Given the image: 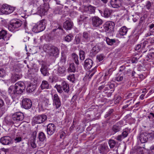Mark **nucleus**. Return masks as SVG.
<instances>
[{
  "label": "nucleus",
  "instance_id": "obj_46",
  "mask_svg": "<svg viewBox=\"0 0 154 154\" xmlns=\"http://www.w3.org/2000/svg\"><path fill=\"white\" fill-rule=\"evenodd\" d=\"M85 52L83 51H81L80 52L79 56L80 59L81 60H83L85 58L84 55Z\"/></svg>",
  "mask_w": 154,
  "mask_h": 154
},
{
  "label": "nucleus",
  "instance_id": "obj_19",
  "mask_svg": "<svg viewBox=\"0 0 154 154\" xmlns=\"http://www.w3.org/2000/svg\"><path fill=\"white\" fill-rule=\"evenodd\" d=\"M36 136V133L34 132L33 133L30 138V143L32 147L35 148L36 147V144L35 143V138Z\"/></svg>",
  "mask_w": 154,
  "mask_h": 154
},
{
  "label": "nucleus",
  "instance_id": "obj_11",
  "mask_svg": "<svg viewBox=\"0 0 154 154\" xmlns=\"http://www.w3.org/2000/svg\"><path fill=\"white\" fill-rule=\"evenodd\" d=\"M59 53L58 48L54 46H51L50 49L48 52V54L50 56H56Z\"/></svg>",
  "mask_w": 154,
  "mask_h": 154
},
{
  "label": "nucleus",
  "instance_id": "obj_56",
  "mask_svg": "<svg viewBox=\"0 0 154 154\" xmlns=\"http://www.w3.org/2000/svg\"><path fill=\"white\" fill-rule=\"evenodd\" d=\"M149 41L151 43H154V37L150 38L149 39Z\"/></svg>",
  "mask_w": 154,
  "mask_h": 154
},
{
  "label": "nucleus",
  "instance_id": "obj_36",
  "mask_svg": "<svg viewBox=\"0 0 154 154\" xmlns=\"http://www.w3.org/2000/svg\"><path fill=\"white\" fill-rule=\"evenodd\" d=\"M72 57L73 58L75 63L77 65L79 64L78 56L77 55L75 54H72Z\"/></svg>",
  "mask_w": 154,
  "mask_h": 154
},
{
  "label": "nucleus",
  "instance_id": "obj_13",
  "mask_svg": "<svg viewBox=\"0 0 154 154\" xmlns=\"http://www.w3.org/2000/svg\"><path fill=\"white\" fill-rule=\"evenodd\" d=\"M56 130V127L55 125L52 123L48 124L47 126V134L50 135H52Z\"/></svg>",
  "mask_w": 154,
  "mask_h": 154
},
{
  "label": "nucleus",
  "instance_id": "obj_1",
  "mask_svg": "<svg viewBox=\"0 0 154 154\" xmlns=\"http://www.w3.org/2000/svg\"><path fill=\"white\" fill-rule=\"evenodd\" d=\"M26 88L24 82H19L16 83L14 85L10 86L8 89L9 95L14 100L19 95L22 94Z\"/></svg>",
  "mask_w": 154,
  "mask_h": 154
},
{
  "label": "nucleus",
  "instance_id": "obj_53",
  "mask_svg": "<svg viewBox=\"0 0 154 154\" xmlns=\"http://www.w3.org/2000/svg\"><path fill=\"white\" fill-rule=\"evenodd\" d=\"M124 138V137H123V136L121 134V135H119L117 137L116 140L119 141H122V140Z\"/></svg>",
  "mask_w": 154,
  "mask_h": 154
},
{
  "label": "nucleus",
  "instance_id": "obj_52",
  "mask_svg": "<svg viewBox=\"0 0 154 154\" xmlns=\"http://www.w3.org/2000/svg\"><path fill=\"white\" fill-rule=\"evenodd\" d=\"M14 140L16 142H19L21 141L22 138L20 136H17L15 137Z\"/></svg>",
  "mask_w": 154,
  "mask_h": 154
},
{
  "label": "nucleus",
  "instance_id": "obj_61",
  "mask_svg": "<svg viewBox=\"0 0 154 154\" xmlns=\"http://www.w3.org/2000/svg\"><path fill=\"white\" fill-rule=\"evenodd\" d=\"M147 57H148V58H149V60L147 59V60H152L153 59L152 56L151 54H148L147 55Z\"/></svg>",
  "mask_w": 154,
  "mask_h": 154
},
{
  "label": "nucleus",
  "instance_id": "obj_22",
  "mask_svg": "<svg viewBox=\"0 0 154 154\" xmlns=\"http://www.w3.org/2000/svg\"><path fill=\"white\" fill-rule=\"evenodd\" d=\"M84 10L88 13L92 14L95 12V8L90 5L88 6H85Z\"/></svg>",
  "mask_w": 154,
  "mask_h": 154
},
{
  "label": "nucleus",
  "instance_id": "obj_21",
  "mask_svg": "<svg viewBox=\"0 0 154 154\" xmlns=\"http://www.w3.org/2000/svg\"><path fill=\"white\" fill-rule=\"evenodd\" d=\"M73 23L69 20H67L63 24V27L67 30L71 29L72 27Z\"/></svg>",
  "mask_w": 154,
  "mask_h": 154
},
{
  "label": "nucleus",
  "instance_id": "obj_20",
  "mask_svg": "<svg viewBox=\"0 0 154 154\" xmlns=\"http://www.w3.org/2000/svg\"><path fill=\"white\" fill-rule=\"evenodd\" d=\"M110 4L113 8H117L121 5V1L119 0H112Z\"/></svg>",
  "mask_w": 154,
  "mask_h": 154
},
{
  "label": "nucleus",
  "instance_id": "obj_40",
  "mask_svg": "<svg viewBox=\"0 0 154 154\" xmlns=\"http://www.w3.org/2000/svg\"><path fill=\"white\" fill-rule=\"evenodd\" d=\"M69 71L70 72H74L75 71V68L73 63L70 64L69 67Z\"/></svg>",
  "mask_w": 154,
  "mask_h": 154
},
{
  "label": "nucleus",
  "instance_id": "obj_37",
  "mask_svg": "<svg viewBox=\"0 0 154 154\" xmlns=\"http://www.w3.org/2000/svg\"><path fill=\"white\" fill-rule=\"evenodd\" d=\"M129 133V130L128 129L126 128L123 131L122 135L123 136V137L125 138L127 136Z\"/></svg>",
  "mask_w": 154,
  "mask_h": 154
},
{
  "label": "nucleus",
  "instance_id": "obj_59",
  "mask_svg": "<svg viewBox=\"0 0 154 154\" xmlns=\"http://www.w3.org/2000/svg\"><path fill=\"white\" fill-rule=\"evenodd\" d=\"M56 2V4L57 5H61V2L62 0H54Z\"/></svg>",
  "mask_w": 154,
  "mask_h": 154
},
{
  "label": "nucleus",
  "instance_id": "obj_42",
  "mask_svg": "<svg viewBox=\"0 0 154 154\" xmlns=\"http://www.w3.org/2000/svg\"><path fill=\"white\" fill-rule=\"evenodd\" d=\"M139 150L141 154H149L148 151L145 148L143 147L140 148Z\"/></svg>",
  "mask_w": 154,
  "mask_h": 154
},
{
  "label": "nucleus",
  "instance_id": "obj_45",
  "mask_svg": "<svg viewBox=\"0 0 154 154\" xmlns=\"http://www.w3.org/2000/svg\"><path fill=\"white\" fill-rule=\"evenodd\" d=\"M68 79L72 82H73L75 79L74 75V74L69 75L67 77Z\"/></svg>",
  "mask_w": 154,
  "mask_h": 154
},
{
  "label": "nucleus",
  "instance_id": "obj_62",
  "mask_svg": "<svg viewBox=\"0 0 154 154\" xmlns=\"http://www.w3.org/2000/svg\"><path fill=\"white\" fill-rule=\"evenodd\" d=\"M150 149L151 152L154 154V146H152L150 147Z\"/></svg>",
  "mask_w": 154,
  "mask_h": 154
},
{
  "label": "nucleus",
  "instance_id": "obj_43",
  "mask_svg": "<svg viewBox=\"0 0 154 154\" xmlns=\"http://www.w3.org/2000/svg\"><path fill=\"white\" fill-rule=\"evenodd\" d=\"M55 87L57 89V91L60 93H61L63 92V89L61 86L60 85H56Z\"/></svg>",
  "mask_w": 154,
  "mask_h": 154
},
{
  "label": "nucleus",
  "instance_id": "obj_50",
  "mask_svg": "<svg viewBox=\"0 0 154 154\" xmlns=\"http://www.w3.org/2000/svg\"><path fill=\"white\" fill-rule=\"evenodd\" d=\"M97 58L99 62L102 61L104 58V56L102 54H100L97 56Z\"/></svg>",
  "mask_w": 154,
  "mask_h": 154
},
{
  "label": "nucleus",
  "instance_id": "obj_5",
  "mask_svg": "<svg viewBox=\"0 0 154 154\" xmlns=\"http://www.w3.org/2000/svg\"><path fill=\"white\" fill-rule=\"evenodd\" d=\"M53 105L56 109L59 108L61 105V102L57 94H55L52 97Z\"/></svg>",
  "mask_w": 154,
  "mask_h": 154
},
{
  "label": "nucleus",
  "instance_id": "obj_25",
  "mask_svg": "<svg viewBox=\"0 0 154 154\" xmlns=\"http://www.w3.org/2000/svg\"><path fill=\"white\" fill-rule=\"evenodd\" d=\"M48 68L46 66L42 65L40 69V71L42 73L44 76H46L47 75L48 73Z\"/></svg>",
  "mask_w": 154,
  "mask_h": 154
},
{
  "label": "nucleus",
  "instance_id": "obj_10",
  "mask_svg": "<svg viewBox=\"0 0 154 154\" xmlns=\"http://www.w3.org/2000/svg\"><path fill=\"white\" fill-rule=\"evenodd\" d=\"M22 104L24 108L28 109L31 107L32 102L30 99L28 98H24L23 100Z\"/></svg>",
  "mask_w": 154,
  "mask_h": 154
},
{
  "label": "nucleus",
  "instance_id": "obj_44",
  "mask_svg": "<svg viewBox=\"0 0 154 154\" xmlns=\"http://www.w3.org/2000/svg\"><path fill=\"white\" fill-rule=\"evenodd\" d=\"M65 72V68L63 67H59L58 68V72L60 74H63Z\"/></svg>",
  "mask_w": 154,
  "mask_h": 154
},
{
  "label": "nucleus",
  "instance_id": "obj_32",
  "mask_svg": "<svg viewBox=\"0 0 154 154\" xmlns=\"http://www.w3.org/2000/svg\"><path fill=\"white\" fill-rule=\"evenodd\" d=\"M20 76L17 74H14L12 76L11 80L13 83L15 82L17 80L20 79Z\"/></svg>",
  "mask_w": 154,
  "mask_h": 154
},
{
  "label": "nucleus",
  "instance_id": "obj_33",
  "mask_svg": "<svg viewBox=\"0 0 154 154\" xmlns=\"http://www.w3.org/2000/svg\"><path fill=\"white\" fill-rule=\"evenodd\" d=\"M38 138L40 141H43L46 138L45 134L42 132H40L39 134Z\"/></svg>",
  "mask_w": 154,
  "mask_h": 154
},
{
  "label": "nucleus",
  "instance_id": "obj_16",
  "mask_svg": "<svg viewBox=\"0 0 154 154\" xmlns=\"http://www.w3.org/2000/svg\"><path fill=\"white\" fill-rule=\"evenodd\" d=\"M11 138L9 136H4L0 139V142L3 145H8L11 143Z\"/></svg>",
  "mask_w": 154,
  "mask_h": 154
},
{
  "label": "nucleus",
  "instance_id": "obj_29",
  "mask_svg": "<svg viewBox=\"0 0 154 154\" xmlns=\"http://www.w3.org/2000/svg\"><path fill=\"white\" fill-rule=\"evenodd\" d=\"M49 85L48 82L46 81H43L41 85L42 89H47L49 88Z\"/></svg>",
  "mask_w": 154,
  "mask_h": 154
},
{
  "label": "nucleus",
  "instance_id": "obj_48",
  "mask_svg": "<svg viewBox=\"0 0 154 154\" xmlns=\"http://www.w3.org/2000/svg\"><path fill=\"white\" fill-rule=\"evenodd\" d=\"M5 75V72L3 69H0V77H3Z\"/></svg>",
  "mask_w": 154,
  "mask_h": 154
},
{
  "label": "nucleus",
  "instance_id": "obj_2",
  "mask_svg": "<svg viewBox=\"0 0 154 154\" xmlns=\"http://www.w3.org/2000/svg\"><path fill=\"white\" fill-rule=\"evenodd\" d=\"M23 20V21H21V20H18L14 22H10L8 26V29L11 32H14L16 30V29L20 27L22 24L25 27L26 26L27 23L26 20Z\"/></svg>",
  "mask_w": 154,
  "mask_h": 154
},
{
  "label": "nucleus",
  "instance_id": "obj_18",
  "mask_svg": "<svg viewBox=\"0 0 154 154\" xmlns=\"http://www.w3.org/2000/svg\"><path fill=\"white\" fill-rule=\"evenodd\" d=\"M93 61L90 59H86L85 62L84 67L85 69H90L92 66Z\"/></svg>",
  "mask_w": 154,
  "mask_h": 154
},
{
  "label": "nucleus",
  "instance_id": "obj_58",
  "mask_svg": "<svg viewBox=\"0 0 154 154\" xmlns=\"http://www.w3.org/2000/svg\"><path fill=\"white\" fill-rule=\"evenodd\" d=\"M141 47V45L140 44L137 45L135 47V49L136 50H139Z\"/></svg>",
  "mask_w": 154,
  "mask_h": 154
},
{
  "label": "nucleus",
  "instance_id": "obj_38",
  "mask_svg": "<svg viewBox=\"0 0 154 154\" xmlns=\"http://www.w3.org/2000/svg\"><path fill=\"white\" fill-rule=\"evenodd\" d=\"M106 41L107 44L109 45H112L116 42L115 39H110L109 38H107Z\"/></svg>",
  "mask_w": 154,
  "mask_h": 154
},
{
  "label": "nucleus",
  "instance_id": "obj_23",
  "mask_svg": "<svg viewBox=\"0 0 154 154\" xmlns=\"http://www.w3.org/2000/svg\"><path fill=\"white\" fill-rule=\"evenodd\" d=\"M61 86L63 90L65 92L68 93L69 91V85L65 82H62Z\"/></svg>",
  "mask_w": 154,
  "mask_h": 154
},
{
  "label": "nucleus",
  "instance_id": "obj_54",
  "mask_svg": "<svg viewBox=\"0 0 154 154\" xmlns=\"http://www.w3.org/2000/svg\"><path fill=\"white\" fill-rule=\"evenodd\" d=\"M113 110L112 109H110L109 111L107 113V114H106V115H105V117H108L109 116V115H111V114L113 112Z\"/></svg>",
  "mask_w": 154,
  "mask_h": 154
},
{
  "label": "nucleus",
  "instance_id": "obj_6",
  "mask_svg": "<svg viewBox=\"0 0 154 154\" xmlns=\"http://www.w3.org/2000/svg\"><path fill=\"white\" fill-rule=\"evenodd\" d=\"M114 26L115 24L114 22L111 21L106 22L104 28L106 32L107 33L112 32L114 29Z\"/></svg>",
  "mask_w": 154,
  "mask_h": 154
},
{
  "label": "nucleus",
  "instance_id": "obj_28",
  "mask_svg": "<svg viewBox=\"0 0 154 154\" xmlns=\"http://www.w3.org/2000/svg\"><path fill=\"white\" fill-rule=\"evenodd\" d=\"M128 29L124 26L121 27L119 30V34L122 36L125 35L128 31Z\"/></svg>",
  "mask_w": 154,
  "mask_h": 154
},
{
  "label": "nucleus",
  "instance_id": "obj_12",
  "mask_svg": "<svg viewBox=\"0 0 154 154\" xmlns=\"http://www.w3.org/2000/svg\"><path fill=\"white\" fill-rule=\"evenodd\" d=\"M100 152L101 154H106L109 150L107 144H101L99 148Z\"/></svg>",
  "mask_w": 154,
  "mask_h": 154
},
{
  "label": "nucleus",
  "instance_id": "obj_24",
  "mask_svg": "<svg viewBox=\"0 0 154 154\" xmlns=\"http://www.w3.org/2000/svg\"><path fill=\"white\" fill-rule=\"evenodd\" d=\"M7 32L5 30H2L0 31V39L7 40L8 38L7 37Z\"/></svg>",
  "mask_w": 154,
  "mask_h": 154
},
{
  "label": "nucleus",
  "instance_id": "obj_7",
  "mask_svg": "<svg viewBox=\"0 0 154 154\" xmlns=\"http://www.w3.org/2000/svg\"><path fill=\"white\" fill-rule=\"evenodd\" d=\"M47 119V116L45 115H41L35 117L33 119L37 124H40L45 122Z\"/></svg>",
  "mask_w": 154,
  "mask_h": 154
},
{
  "label": "nucleus",
  "instance_id": "obj_9",
  "mask_svg": "<svg viewBox=\"0 0 154 154\" xmlns=\"http://www.w3.org/2000/svg\"><path fill=\"white\" fill-rule=\"evenodd\" d=\"M82 40L85 42H92L94 40L93 37L89 32H84L82 35Z\"/></svg>",
  "mask_w": 154,
  "mask_h": 154
},
{
  "label": "nucleus",
  "instance_id": "obj_27",
  "mask_svg": "<svg viewBox=\"0 0 154 154\" xmlns=\"http://www.w3.org/2000/svg\"><path fill=\"white\" fill-rule=\"evenodd\" d=\"M48 101H43L42 102H40L38 105L39 108L41 109H44L45 107L48 106Z\"/></svg>",
  "mask_w": 154,
  "mask_h": 154
},
{
  "label": "nucleus",
  "instance_id": "obj_35",
  "mask_svg": "<svg viewBox=\"0 0 154 154\" xmlns=\"http://www.w3.org/2000/svg\"><path fill=\"white\" fill-rule=\"evenodd\" d=\"M125 78L123 76L119 75L115 77V80L117 82H121Z\"/></svg>",
  "mask_w": 154,
  "mask_h": 154
},
{
  "label": "nucleus",
  "instance_id": "obj_64",
  "mask_svg": "<svg viewBox=\"0 0 154 154\" xmlns=\"http://www.w3.org/2000/svg\"><path fill=\"white\" fill-rule=\"evenodd\" d=\"M125 68V67L123 66H122L120 67L119 69V71H123L124 69Z\"/></svg>",
  "mask_w": 154,
  "mask_h": 154
},
{
  "label": "nucleus",
  "instance_id": "obj_41",
  "mask_svg": "<svg viewBox=\"0 0 154 154\" xmlns=\"http://www.w3.org/2000/svg\"><path fill=\"white\" fill-rule=\"evenodd\" d=\"M51 46H50L48 45H44L43 47V49L44 51L48 53V52L50 49Z\"/></svg>",
  "mask_w": 154,
  "mask_h": 154
},
{
  "label": "nucleus",
  "instance_id": "obj_17",
  "mask_svg": "<svg viewBox=\"0 0 154 154\" xmlns=\"http://www.w3.org/2000/svg\"><path fill=\"white\" fill-rule=\"evenodd\" d=\"M149 135L146 133H141L139 137V139L142 143L146 142L148 139Z\"/></svg>",
  "mask_w": 154,
  "mask_h": 154
},
{
  "label": "nucleus",
  "instance_id": "obj_49",
  "mask_svg": "<svg viewBox=\"0 0 154 154\" xmlns=\"http://www.w3.org/2000/svg\"><path fill=\"white\" fill-rule=\"evenodd\" d=\"M148 117L150 121L153 120L154 119V114L152 112L150 113Z\"/></svg>",
  "mask_w": 154,
  "mask_h": 154
},
{
  "label": "nucleus",
  "instance_id": "obj_26",
  "mask_svg": "<svg viewBox=\"0 0 154 154\" xmlns=\"http://www.w3.org/2000/svg\"><path fill=\"white\" fill-rule=\"evenodd\" d=\"M100 50V48L98 45H96L93 47L90 53L92 54V55H94L98 52Z\"/></svg>",
  "mask_w": 154,
  "mask_h": 154
},
{
  "label": "nucleus",
  "instance_id": "obj_55",
  "mask_svg": "<svg viewBox=\"0 0 154 154\" xmlns=\"http://www.w3.org/2000/svg\"><path fill=\"white\" fill-rule=\"evenodd\" d=\"M138 58H137L136 57H133L131 60V62L132 63H136L138 60Z\"/></svg>",
  "mask_w": 154,
  "mask_h": 154
},
{
  "label": "nucleus",
  "instance_id": "obj_31",
  "mask_svg": "<svg viewBox=\"0 0 154 154\" xmlns=\"http://www.w3.org/2000/svg\"><path fill=\"white\" fill-rule=\"evenodd\" d=\"M111 13V11L110 10L107 8H106L103 14L104 16L105 17H107L110 15Z\"/></svg>",
  "mask_w": 154,
  "mask_h": 154
},
{
  "label": "nucleus",
  "instance_id": "obj_39",
  "mask_svg": "<svg viewBox=\"0 0 154 154\" xmlns=\"http://www.w3.org/2000/svg\"><path fill=\"white\" fill-rule=\"evenodd\" d=\"M73 38V36L71 34H69L66 35L65 38V40L67 42L71 41Z\"/></svg>",
  "mask_w": 154,
  "mask_h": 154
},
{
  "label": "nucleus",
  "instance_id": "obj_63",
  "mask_svg": "<svg viewBox=\"0 0 154 154\" xmlns=\"http://www.w3.org/2000/svg\"><path fill=\"white\" fill-rule=\"evenodd\" d=\"M109 88V89L112 88L114 87V85L113 84H110L109 85H108Z\"/></svg>",
  "mask_w": 154,
  "mask_h": 154
},
{
  "label": "nucleus",
  "instance_id": "obj_34",
  "mask_svg": "<svg viewBox=\"0 0 154 154\" xmlns=\"http://www.w3.org/2000/svg\"><path fill=\"white\" fill-rule=\"evenodd\" d=\"M116 143L113 140H110L109 141V144L111 148H113L115 146Z\"/></svg>",
  "mask_w": 154,
  "mask_h": 154
},
{
  "label": "nucleus",
  "instance_id": "obj_51",
  "mask_svg": "<svg viewBox=\"0 0 154 154\" xmlns=\"http://www.w3.org/2000/svg\"><path fill=\"white\" fill-rule=\"evenodd\" d=\"M151 3L149 1H147L146 3V7L147 9H149L151 6Z\"/></svg>",
  "mask_w": 154,
  "mask_h": 154
},
{
  "label": "nucleus",
  "instance_id": "obj_14",
  "mask_svg": "<svg viewBox=\"0 0 154 154\" xmlns=\"http://www.w3.org/2000/svg\"><path fill=\"white\" fill-rule=\"evenodd\" d=\"M49 8V5L47 3H45L43 7L38 10V12L41 16L44 15L48 11Z\"/></svg>",
  "mask_w": 154,
  "mask_h": 154
},
{
  "label": "nucleus",
  "instance_id": "obj_8",
  "mask_svg": "<svg viewBox=\"0 0 154 154\" xmlns=\"http://www.w3.org/2000/svg\"><path fill=\"white\" fill-rule=\"evenodd\" d=\"M12 119L16 122L22 121L24 118L23 114L21 112H17L14 114L12 116Z\"/></svg>",
  "mask_w": 154,
  "mask_h": 154
},
{
  "label": "nucleus",
  "instance_id": "obj_15",
  "mask_svg": "<svg viewBox=\"0 0 154 154\" xmlns=\"http://www.w3.org/2000/svg\"><path fill=\"white\" fill-rule=\"evenodd\" d=\"M123 125V122L119 121L113 126L112 130L115 133H116L121 130V128Z\"/></svg>",
  "mask_w": 154,
  "mask_h": 154
},
{
  "label": "nucleus",
  "instance_id": "obj_30",
  "mask_svg": "<svg viewBox=\"0 0 154 154\" xmlns=\"http://www.w3.org/2000/svg\"><path fill=\"white\" fill-rule=\"evenodd\" d=\"M102 20H93V24L94 26L97 27L102 23Z\"/></svg>",
  "mask_w": 154,
  "mask_h": 154
},
{
  "label": "nucleus",
  "instance_id": "obj_47",
  "mask_svg": "<svg viewBox=\"0 0 154 154\" xmlns=\"http://www.w3.org/2000/svg\"><path fill=\"white\" fill-rule=\"evenodd\" d=\"M33 86L30 85H29L27 87L26 90L29 92H32L34 90V89L33 88Z\"/></svg>",
  "mask_w": 154,
  "mask_h": 154
},
{
  "label": "nucleus",
  "instance_id": "obj_57",
  "mask_svg": "<svg viewBox=\"0 0 154 154\" xmlns=\"http://www.w3.org/2000/svg\"><path fill=\"white\" fill-rule=\"evenodd\" d=\"M5 112L2 108H0V117Z\"/></svg>",
  "mask_w": 154,
  "mask_h": 154
},
{
  "label": "nucleus",
  "instance_id": "obj_60",
  "mask_svg": "<svg viewBox=\"0 0 154 154\" xmlns=\"http://www.w3.org/2000/svg\"><path fill=\"white\" fill-rule=\"evenodd\" d=\"M4 104V102L3 101L0 99V108L3 106Z\"/></svg>",
  "mask_w": 154,
  "mask_h": 154
},
{
  "label": "nucleus",
  "instance_id": "obj_3",
  "mask_svg": "<svg viewBox=\"0 0 154 154\" xmlns=\"http://www.w3.org/2000/svg\"><path fill=\"white\" fill-rule=\"evenodd\" d=\"M45 20H41L35 25L33 26L32 31L38 33L43 31L45 28Z\"/></svg>",
  "mask_w": 154,
  "mask_h": 154
},
{
  "label": "nucleus",
  "instance_id": "obj_4",
  "mask_svg": "<svg viewBox=\"0 0 154 154\" xmlns=\"http://www.w3.org/2000/svg\"><path fill=\"white\" fill-rule=\"evenodd\" d=\"M15 8L14 7L5 4L1 6L0 12L2 14H9L13 12Z\"/></svg>",
  "mask_w": 154,
  "mask_h": 154
}]
</instances>
